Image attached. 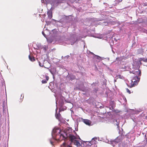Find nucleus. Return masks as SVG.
I'll list each match as a JSON object with an SVG mask.
<instances>
[{"instance_id":"obj_6","label":"nucleus","mask_w":147,"mask_h":147,"mask_svg":"<svg viewBox=\"0 0 147 147\" xmlns=\"http://www.w3.org/2000/svg\"><path fill=\"white\" fill-rule=\"evenodd\" d=\"M81 119L82 121L86 125L89 126L91 125V121L90 120L87 119H84L82 118Z\"/></svg>"},{"instance_id":"obj_8","label":"nucleus","mask_w":147,"mask_h":147,"mask_svg":"<svg viewBox=\"0 0 147 147\" xmlns=\"http://www.w3.org/2000/svg\"><path fill=\"white\" fill-rule=\"evenodd\" d=\"M115 106V103L114 101L111 100L110 102L109 108L110 109L112 110L113 109Z\"/></svg>"},{"instance_id":"obj_35","label":"nucleus","mask_w":147,"mask_h":147,"mask_svg":"<svg viewBox=\"0 0 147 147\" xmlns=\"http://www.w3.org/2000/svg\"><path fill=\"white\" fill-rule=\"evenodd\" d=\"M112 51L114 53V52L113 51V50H112Z\"/></svg>"},{"instance_id":"obj_39","label":"nucleus","mask_w":147,"mask_h":147,"mask_svg":"<svg viewBox=\"0 0 147 147\" xmlns=\"http://www.w3.org/2000/svg\"><path fill=\"white\" fill-rule=\"evenodd\" d=\"M52 8V6L51 7V9Z\"/></svg>"},{"instance_id":"obj_7","label":"nucleus","mask_w":147,"mask_h":147,"mask_svg":"<svg viewBox=\"0 0 147 147\" xmlns=\"http://www.w3.org/2000/svg\"><path fill=\"white\" fill-rule=\"evenodd\" d=\"M112 123L115 125H117V127H119V125L120 123L119 119H114L112 121Z\"/></svg>"},{"instance_id":"obj_38","label":"nucleus","mask_w":147,"mask_h":147,"mask_svg":"<svg viewBox=\"0 0 147 147\" xmlns=\"http://www.w3.org/2000/svg\"><path fill=\"white\" fill-rule=\"evenodd\" d=\"M23 97H24V96H23L22 97V98H23Z\"/></svg>"},{"instance_id":"obj_12","label":"nucleus","mask_w":147,"mask_h":147,"mask_svg":"<svg viewBox=\"0 0 147 147\" xmlns=\"http://www.w3.org/2000/svg\"><path fill=\"white\" fill-rule=\"evenodd\" d=\"M47 15H48V18L49 20L52 18V12L51 10H49L48 11Z\"/></svg>"},{"instance_id":"obj_14","label":"nucleus","mask_w":147,"mask_h":147,"mask_svg":"<svg viewBox=\"0 0 147 147\" xmlns=\"http://www.w3.org/2000/svg\"><path fill=\"white\" fill-rule=\"evenodd\" d=\"M5 84V83L3 79L1 77L0 80V86H3Z\"/></svg>"},{"instance_id":"obj_29","label":"nucleus","mask_w":147,"mask_h":147,"mask_svg":"<svg viewBox=\"0 0 147 147\" xmlns=\"http://www.w3.org/2000/svg\"><path fill=\"white\" fill-rule=\"evenodd\" d=\"M132 119L133 120V121H134V122H136V120H134V119Z\"/></svg>"},{"instance_id":"obj_3","label":"nucleus","mask_w":147,"mask_h":147,"mask_svg":"<svg viewBox=\"0 0 147 147\" xmlns=\"http://www.w3.org/2000/svg\"><path fill=\"white\" fill-rule=\"evenodd\" d=\"M123 136V134L122 133L121 136H118L115 140H111L108 141V143L109 144H111L113 146H115V144H116L118 142H120L122 140V136Z\"/></svg>"},{"instance_id":"obj_5","label":"nucleus","mask_w":147,"mask_h":147,"mask_svg":"<svg viewBox=\"0 0 147 147\" xmlns=\"http://www.w3.org/2000/svg\"><path fill=\"white\" fill-rule=\"evenodd\" d=\"M94 139V138H92L91 141L85 142V144H87L85 147H97Z\"/></svg>"},{"instance_id":"obj_22","label":"nucleus","mask_w":147,"mask_h":147,"mask_svg":"<svg viewBox=\"0 0 147 147\" xmlns=\"http://www.w3.org/2000/svg\"><path fill=\"white\" fill-rule=\"evenodd\" d=\"M46 23L47 24V25L50 24L51 23L50 21H47V20L46 21Z\"/></svg>"},{"instance_id":"obj_23","label":"nucleus","mask_w":147,"mask_h":147,"mask_svg":"<svg viewBox=\"0 0 147 147\" xmlns=\"http://www.w3.org/2000/svg\"><path fill=\"white\" fill-rule=\"evenodd\" d=\"M126 90L127 92L129 93V94L131 93L130 91L127 88H126Z\"/></svg>"},{"instance_id":"obj_18","label":"nucleus","mask_w":147,"mask_h":147,"mask_svg":"<svg viewBox=\"0 0 147 147\" xmlns=\"http://www.w3.org/2000/svg\"><path fill=\"white\" fill-rule=\"evenodd\" d=\"M46 80H43L42 81V83L45 84L47 82V81H48L49 79V77L48 76H46Z\"/></svg>"},{"instance_id":"obj_31","label":"nucleus","mask_w":147,"mask_h":147,"mask_svg":"<svg viewBox=\"0 0 147 147\" xmlns=\"http://www.w3.org/2000/svg\"><path fill=\"white\" fill-rule=\"evenodd\" d=\"M130 111H134V110H133V109H132V110L130 109Z\"/></svg>"},{"instance_id":"obj_2","label":"nucleus","mask_w":147,"mask_h":147,"mask_svg":"<svg viewBox=\"0 0 147 147\" xmlns=\"http://www.w3.org/2000/svg\"><path fill=\"white\" fill-rule=\"evenodd\" d=\"M139 60H137L134 62L133 66L132 68V71H130V73H132L136 76L133 77L131 80V83L130 84L129 87L131 88L137 84L140 80V77L141 76V72L139 69L140 65H141V61L147 62V58H140Z\"/></svg>"},{"instance_id":"obj_24","label":"nucleus","mask_w":147,"mask_h":147,"mask_svg":"<svg viewBox=\"0 0 147 147\" xmlns=\"http://www.w3.org/2000/svg\"><path fill=\"white\" fill-rule=\"evenodd\" d=\"M44 49L45 50V51H46L47 50V47L46 46H44V47H43Z\"/></svg>"},{"instance_id":"obj_17","label":"nucleus","mask_w":147,"mask_h":147,"mask_svg":"<svg viewBox=\"0 0 147 147\" xmlns=\"http://www.w3.org/2000/svg\"><path fill=\"white\" fill-rule=\"evenodd\" d=\"M4 102H3V113H6V107L4 105Z\"/></svg>"},{"instance_id":"obj_34","label":"nucleus","mask_w":147,"mask_h":147,"mask_svg":"<svg viewBox=\"0 0 147 147\" xmlns=\"http://www.w3.org/2000/svg\"><path fill=\"white\" fill-rule=\"evenodd\" d=\"M141 111V110L140 111H138V112H140V111Z\"/></svg>"},{"instance_id":"obj_27","label":"nucleus","mask_w":147,"mask_h":147,"mask_svg":"<svg viewBox=\"0 0 147 147\" xmlns=\"http://www.w3.org/2000/svg\"><path fill=\"white\" fill-rule=\"evenodd\" d=\"M102 23H104L105 24H104V25H107V24H108L107 23H106V22H103Z\"/></svg>"},{"instance_id":"obj_9","label":"nucleus","mask_w":147,"mask_h":147,"mask_svg":"<svg viewBox=\"0 0 147 147\" xmlns=\"http://www.w3.org/2000/svg\"><path fill=\"white\" fill-rule=\"evenodd\" d=\"M63 97L62 96H60V99L59 100V105L60 106V107H61L63 105L64 102H63Z\"/></svg>"},{"instance_id":"obj_19","label":"nucleus","mask_w":147,"mask_h":147,"mask_svg":"<svg viewBox=\"0 0 147 147\" xmlns=\"http://www.w3.org/2000/svg\"><path fill=\"white\" fill-rule=\"evenodd\" d=\"M48 31V30L47 29H46L45 30H44V31H42V34L46 38H47V35L45 33H47V32Z\"/></svg>"},{"instance_id":"obj_4","label":"nucleus","mask_w":147,"mask_h":147,"mask_svg":"<svg viewBox=\"0 0 147 147\" xmlns=\"http://www.w3.org/2000/svg\"><path fill=\"white\" fill-rule=\"evenodd\" d=\"M41 2L42 3H45L46 4L50 3L52 6H56L59 3L57 0H45V1L44 0H41Z\"/></svg>"},{"instance_id":"obj_25","label":"nucleus","mask_w":147,"mask_h":147,"mask_svg":"<svg viewBox=\"0 0 147 147\" xmlns=\"http://www.w3.org/2000/svg\"><path fill=\"white\" fill-rule=\"evenodd\" d=\"M38 63H39V65H40V66L42 67V66H43V64H41V63H40V62H38Z\"/></svg>"},{"instance_id":"obj_11","label":"nucleus","mask_w":147,"mask_h":147,"mask_svg":"<svg viewBox=\"0 0 147 147\" xmlns=\"http://www.w3.org/2000/svg\"><path fill=\"white\" fill-rule=\"evenodd\" d=\"M50 71L52 74L53 78H54V75H55L56 72V70L54 68L51 69L50 70Z\"/></svg>"},{"instance_id":"obj_16","label":"nucleus","mask_w":147,"mask_h":147,"mask_svg":"<svg viewBox=\"0 0 147 147\" xmlns=\"http://www.w3.org/2000/svg\"><path fill=\"white\" fill-rule=\"evenodd\" d=\"M77 39L76 38H74L70 40V42H71V45H72L74 44V42H76L77 40Z\"/></svg>"},{"instance_id":"obj_30","label":"nucleus","mask_w":147,"mask_h":147,"mask_svg":"<svg viewBox=\"0 0 147 147\" xmlns=\"http://www.w3.org/2000/svg\"><path fill=\"white\" fill-rule=\"evenodd\" d=\"M114 40H115L116 41H117V40L116 38H114Z\"/></svg>"},{"instance_id":"obj_26","label":"nucleus","mask_w":147,"mask_h":147,"mask_svg":"<svg viewBox=\"0 0 147 147\" xmlns=\"http://www.w3.org/2000/svg\"><path fill=\"white\" fill-rule=\"evenodd\" d=\"M47 39V41L49 43H51L52 42V41H50V40H49L47 38H46Z\"/></svg>"},{"instance_id":"obj_1","label":"nucleus","mask_w":147,"mask_h":147,"mask_svg":"<svg viewBox=\"0 0 147 147\" xmlns=\"http://www.w3.org/2000/svg\"><path fill=\"white\" fill-rule=\"evenodd\" d=\"M52 138L49 141L51 145H53L55 141H60L64 140L65 141L61 147H73L72 144L76 145L77 146H80L81 144L78 141V139H80L78 136H75L73 133L61 132L59 127H55L53 130L52 132Z\"/></svg>"},{"instance_id":"obj_15","label":"nucleus","mask_w":147,"mask_h":147,"mask_svg":"<svg viewBox=\"0 0 147 147\" xmlns=\"http://www.w3.org/2000/svg\"><path fill=\"white\" fill-rule=\"evenodd\" d=\"M123 98V100H122V101H119L121 103H123V104H125L126 102V99L125 97H124L123 96H122Z\"/></svg>"},{"instance_id":"obj_10","label":"nucleus","mask_w":147,"mask_h":147,"mask_svg":"<svg viewBox=\"0 0 147 147\" xmlns=\"http://www.w3.org/2000/svg\"><path fill=\"white\" fill-rule=\"evenodd\" d=\"M57 98H56V107H57ZM57 109H58V108H57H57H56V110H55V111H56L55 116H56V118L57 119H59V118H60V114H57Z\"/></svg>"},{"instance_id":"obj_41","label":"nucleus","mask_w":147,"mask_h":147,"mask_svg":"<svg viewBox=\"0 0 147 147\" xmlns=\"http://www.w3.org/2000/svg\"><path fill=\"white\" fill-rule=\"evenodd\" d=\"M102 21L103 22V21H103V20H102Z\"/></svg>"},{"instance_id":"obj_37","label":"nucleus","mask_w":147,"mask_h":147,"mask_svg":"<svg viewBox=\"0 0 147 147\" xmlns=\"http://www.w3.org/2000/svg\"><path fill=\"white\" fill-rule=\"evenodd\" d=\"M1 114H0V117H1Z\"/></svg>"},{"instance_id":"obj_32","label":"nucleus","mask_w":147,"mask_h":147,"mask_svg":"<svg viewBox=\"0 0 147 147\" xmlns=\"http://www.w3.org/2000/svg\"><path fill=\"white\" fill-rule=\"evenodd\" d=\"M4 119H5V121H6V117H4Z\"/></svg>"},{"instance_id":"obj_28","label":"nucleus","mask_w":147,"mask_h":147,"mask_svg":"<svg viewBox=\"0 0 147 147\" xmlns=\"http://www.w3.org/2000/svg\"><path fill=\"white\" fill-rule=\"evenodd\" d=\"M73 131V132L76 135V136H77V134H76V132H75V131L74 130Z\"/></svg>"},{"instance_id":"obj_40","label":"nucleus","mask_w":147,"mask_h":147,"mask_svg":"<svg viewBox=\"0 0 147 147\" xmlns=\"http://www.w3.org/2000/svg\"><path fill=\"white\" fill-rule=\"evenodd\" d=\"M134 113H132V114H134Z\"/></svg>"},{"instance_id":"obj_13","label":"nucleus","mask_w":147,"mask_h":147,"mask_svg":"<svg viewBox=\"0 0 147 147\" xmlns=\"http://www.w3.org/2000/svg\"><path fill=\"white\" fill-rule=\"evenodd\" d=\"M90 53L94 55V59H98L99 61L103 59H102V57H100L99 56H97V55H94L93 53H92V52H90Z\"/></svg>"},{"instance_id":"obj_33","label":"nucleus","mask_w":147,"mask_h":147,"mask_svg":"<svg viewBox=\"0 0 147 147\" xmlns=\"http://www.w3.org/2000/svg\"><path fill=\"white\" fill-rule=\"evenodd\" d=\"M69 57V56H66L65 57Z\"/></svg>"},{"instance_id":"obj_21","label":"nucleus","mask_w":147,"mask_h":147,"mask_svg":"<svg viewBox=\"0 0 147 147\" xmlns=\"http://www.w3.org/2000/svg\"><path fill=\"white\" fill-rule=\"evenodd\" d=\"M78 122L76 123V124L75 125V129L76 131L78 130Z\"/></svg>"},{"instance_id":"obj_36","label":"nucleus","mask_w":147,"mask_h":147,"mask_svg":"<svg viewBox=\"0 0 147 147\" xmlns=\"http://www.w3.org/2000/svg\"><path fill=\"white\" fill-rule=\"evenodd\" d=\"M22 97V95H21V98Z\"/></svg>"},{"instance_id":"obj_20","label":"nucleus","mask_w":147,"mask_h":147,"mask_svg":"<svg viewBox=\"0 0 147 147\" xmlns=\"http://www.w3.org/2000/svg\"><path fill=\"white\" fill-rule=\"evenodd\" d=\"M29 59L32 61H35L34 58L30 55L29 56Z\"/></svg>"}]
</instances>
